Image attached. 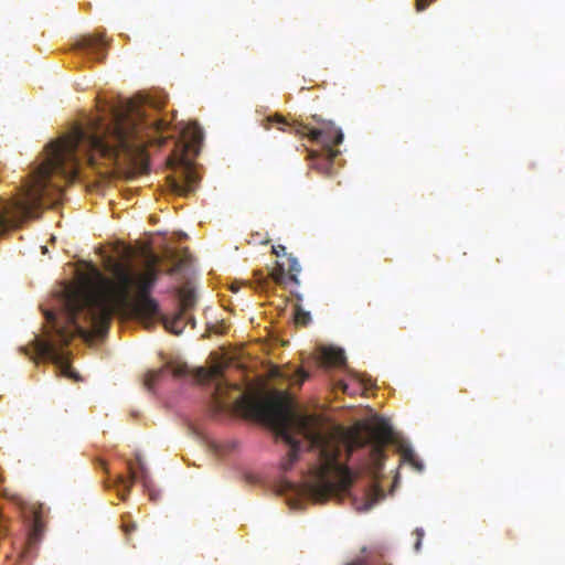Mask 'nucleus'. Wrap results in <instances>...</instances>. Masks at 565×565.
<instances>
[{
  "label": "nucleus",
  "mask_w": 565,
  "mask_h": 565,
  "mask_svg": "<svg viewBox=\"0 0 565 565\" xmlns=\"http://www.w3.org/2000/svg\"><path fill=\"white\" fill-rule=\"evenodd\" d=\"M233 403L245 417L270 425L277 436L288 445V454L281 461L284 470L291 469L302 450V444L295 434L308 440L309 449L317 452L318 457L315 480L306 486L308 495L315 502L323 503L332 497L349 493L353 475L339 459L343 448L348 456H351L354 450L370 446L367 465L374 479L383 469L386 458L384 447L393 437V430L385 422L345 430L341 426L330 424L321 414L294 411L281 395L241 393ZM384 497V490L374 480L365 498L360 502L355 501V509L359 512H366Z\"/></svg>",
  "instance_id": "obj_1"
},
{
  "label": "nucleus",
  "mask_w": 565,
  "mask_h": 565,
  "mask_svg": "<svg viewBox=\"0 0 565 565\" xmlns=\"http://www.w3.org/2000/svg\"><path fill=\"white\" fill-rule=\"evenodd\" d=\"M97 107L98 114L89 117L85 127L76 126L46 146L42 161L24 183L23 199L18 202L24 217H33L36 210L54 207L62 201L64 183L78 177L79 153L92 166L99 159L114 163L128 180L141 173V95L99 99Z\"/></svg>",
  "instance_id": "obj_2"
},
{
  "label": "nucleus",
  "mask_w": 565,
  "mask_h": 565,
  "mask_svg": "<svg viewBox=\"0 0 565 565\" xmlns=\"http://www.w3.org/2000/svg\"><path fill=\"white\" fill-rule=\"evenodd\" d=\"M140 254L139 242L136 246L117 242L110 254L103 256V266L108 275L92 265L77 285L67 287L62 298L61 317L53 311L45 313L53 334L46 340H33L34 355L31 359L51 361L62 375L77 380L70 363V353L62 347L75 337L86 341L104 337L114 316L140 320Z\"/></svg>",
  "instance_id": "obj_3"
},
{
  "label": "nucleus",
  "mask_w": 565,
  "mask_h": 565,
  "mask_svg": "<svg viewBox=\"0 0 565 565\" xmlns=\"http://www.w3.org/2000/svg\"><path fill=\"white\" fill-rule=\"evenodd\" d=\"M182 266L178 253L171 247L161 232H143V329H152L157 324L175 335H180L185 326L195 327L193 316L178 312L167 318L160 309L151 291L159 276L163 273L172 275Z\"/></svg>",
  "instance_id": "obj_4"
},
{
  "label": "nucleus",
  "mask_w": 565,
  "mask_h": 565,
  "mask_svg": "<svg viewBox=\"0 0 565 565\" xmlns=\"http://www.w3.org/2000/svg\"><path fill=\"white\" fill-rule=\"evenodd\" d=\"M203 132L198 124L189 122L180 128V138L174 141L171 153L164 164L171 171L166 177L172 192L186 196L195 191L200 177L194 160L200 152Z\"/></svg>",
  "instance_id": "obj_5"
},
{
  "label": "nucleus",
  "mask_w": 565,
  "mask_h": 565,
  "mask_svg": "<svg viewBox=\"0 0 565 565\" xmlns=\"http://www.w3.org/2000/svg\"><path fill=\"white\" fill-rule=\"evenodd\" d=\"M167 95L161 89L143 90V177L150 170L149 149H161L168 140L174 138L170 120L162 110Z\"/></svg>",
  "instance_id": "obj_6"
},
{
  "label": "nucleus",
  "mask_w": 565,
  "mask_h": 565,
  "mask_svg": "<svg viewBox=\"0 0 565 565\" xmlns=\"http://www.w3.org/2000/svg\"><path fill=\"white\" fill-rule=\"evenodd\" d=\"M313 119L318 122H322L323 127L320 129H312L309 128L308 125L301 122H289L280 114L266 117L263 121V127L264 129L269 130L271 125H276L277 128L282 131H286V127H288L295 135L307 136L309 140L321 143L327 162L331 166L333 160L340 153V151L334 149V147L342 143L343 132L340 128L335 127L332 121L320 120L317 116H313Z\"/></svg>",
  "instance_id": "obj_7"
},
{
  "label": "nucleus",
  "mask_w": 565,
  "mask_h": 565,
  "mask_svg": "<svg viewBox=\"0 0 565 565\" xmlns=\"http://www.w3.org/2000/svg\"><path fill=\"white\" fill-rule=\"evenodd\" d=\"M224 366L215 364L210 369L199 367L193 372V377L199 383L215 382L213 388V403L217 411H224L230 405V397L226 396L231 390L242 392L238 384H231L223 377Z\"/></svg>",
  "instance_id": "obj_8"
},
{
  "label": "nucleus",
  "mask_w": 565,
  "mask_h": 565,
  "mask_svg": "<svg viewBox=\"0 0 565 565\" xmlns=\"http://www.w3.org/2000/svg\"><path fill=\"white\" fill-rule=\"evenodd\" d=\"M77 49L96 61L104 60L108 42L104 33L83 36L76 44Z\"/></svg>",
  "instance_id": "obj_9"
},
{
  "label": "nucleus",
  "mask_w": 565,
  "mask_h": 565,
  "mask_svg": "<svg viewBox=\"0 0 565 565\" xmlns=\"http://www.w3.org/2000/svg\"><path fill=\"white\" fill-rule=\"evenodd\" d=\"M167 372H170L174 377H183L189 374V367L185 363L170 362L159 370H151L143 374V386L152 390L154 383L159 381Z\"/></svg>",
  "instance_id": "obj_10"
},
{
  "label": "nucleus",
  "mask_w": 565,
  "mask_h": 565,
  "mask_svg": "<svg viewBox=\"0 0 565 565\" xmlns=\"http://www.w3.org/2000/svg\"><path fill=\"white\" fill-rule=\"evenodd\" d=\"M179 298V311L185 316H191L190 311L196 305V295L194 288L190 282H186L178 288L177 290Z\"/></svg>",
  "instance_id": "obj_11"
},
{
  "label": "nucleus",
  "mask_w": 565,
  "mask_h": 565,
  "mask_svg": "<svg viewBox=\"0 0 565 565\" xmlns=\"http://www.w3.org/2000/svg\"><path fill=\"white\" fill-rule=\"evenodd\" d=\"M319 359L327 366H341L345 363L344 351L332 347L322 348Z\"/></svg>",
  "instance_id": "obj_12"
},
{
  "label": "nucleus",
  "mask_w": 565,
  "mask_h": 565,
  "mask_svg": "<svg viewBox=\"0 0 565 565\" xmlns=\"http://www.w3.org/2000/svg\"><path fill=\"white\" fill-rule=\"evenodd\" d=\"M128 470H129V476H127V477L119 476L118 477L117 488H118V493H119L121 500L126 499V495L129 492V489L131 488L132 483L135 482V480L137 478V471L132 465L128 466Z\"/></svg>",
  "instance_id": "obj_13"
},
{
  "label": "nucleus",
  "mask_w": 565,
  "mask_h": 565,
  "mask_svg": "<svg viewBox=\"0 0 565 565\" xmlns=\"http://www.w3.org/2000/svg\"><path fill=\"white\" fill-rule=\"evenodd\" d=\"M279 376L289 381L291 384L300 386L307 379H309V373L302 367H298L295 370L281 371Z\"/></svg>",
  "instance_id": "obj_14"
},
{
  "label": "nucleus",
  "mask_w": 565,
  "mask_h": 565,
  "mask_svg": "<svg viewBox=\"0 0 565 565\" xmlns=\"http://www.w3.org/2000/svg\"><path fill=\"white\" fill-rule=\"evenodd\" d=\"M399 452L403 462L409 463L413 468H415L417 471H423L424 463L419 460V458L416 456L414 450L408 446H401Z\"/></svg>",
  "instance_id": "obj_15"
},
{
  "label": "nucleus",
  "mask_w": 565,
  "mask_h": 565,
  "mask_svg": "<svg viewBox=\"0 0 565 565\" xmlns=\"http://www.w3.org/2000/svg\"><path fill=\"white\" fill-rule=\"evenodd\" d=\"M287 270L289 274V279L296 284L299 285L298 274L301 271V267L297 260L296 257L292 255L287 256Z\"/></svg>",
  "instance_id": "obj_16"
},
{
  "label": "nucleus",
  "mask_w": 565,
  "mask_h": 565,
  "mask_svg": "<svg viewBox=\"0 0 565 565\" xmlns=\"http://www.w3.org/2000/svg\"><path fill=\"white\" fill-rule=\"evenodd\" d=\"M121 529L125 535L128 537L132 532L137 531L138 525L137 523L131 519L130 514H124L121 516Z\"/></svg>",
  "instance_id": "obj_17"
},
{
  "label": "nucleus",
  "mask_w": 565,
  "mask_h": 565,
  "mask_svg": "<svg viewBox=\"0 0 565 565\" xmlns=\"http://www.w3.org/2000/svg\"><path fill=\"white\" fill-rule=\"evenodd\" d=\"M362 380H358L355 384L345 383L344 381H339L337 383V387L340 388L343 393L349 395H355L361 390L360 384Z\"/></svg>",
  "instance_id": "obj_18"
},
{
  "label": "nucleus",
  "mask_w": 565,
  "mask_h": 565,
  "mask_svg": "<svg viewBox=\"0 0 565 565\" xmlns=\"http://www.w3.org/2000/svg\"><path fill=\"white\" fill-rule=\"evenodd\" d=\"M311 321L310 313L305 311L301 307H296L295 322L299 326H307Z\"/></svg>",
  "instance_id": "obj_19"
},
{
  "label": "nucleus",
  "mask_w": 565,
  "mask_h": 565,
  "mask_svg": "<svg viewBox=\"0 0 565 565\" xmlns=\"http://www.w3.org/2000/svg\"><path fill=\"white\" fill-rule=\"evenodd\" d=\"M148 492L149 499L157 502L160 499V491H156L148 482L146 475L143 473V493Z\"/></svg>",
  "instance_id": "obj_20"
},
{
  "label": "nucleus",
  "mask_w": 565,
  "mask_h": 565,
  "mask_svg": "<svg viewBox=\"0 0 565 565\" xmlns=\"http://www.w3.org/2000/svg\"><path fill=\"white\" fill-rule=\"evenodd\" d=\"M276 284H282L285 278V264L277 263V267L270 274Z\"/></svg>",
  "instance_id": "obj_21"
},
{
  "label": "nucleus",
  "mask_w": 565,
  "mask_h": 565,
  "mask_svg": "<svg viewBox=\"0 0 565 565\" xmlns=\"http://www.w3.org/2000/svg\"><path fill=\"white\" fill-rule=\"evenodd\" d=\"M10 223L11 221L9 218L8 211L6 209H0V233L4 232L9 227Z\"/></svg>",
  "instance_id": "obj_22"
},
{
  "label": "nucleus",
  "mask_w": 565,
  "mask_h": 565,
  "mask_svg": "<svg viewBox=\"0 0 565 565\" xmlns=\"http://www.w3.org/2000/svg\"><path fill=\"white\" fill-rule=\"evenodd\" d=\"M414 535L416 536L415 550L418 552L420 550L422 541L424 537V530L420 527H417L414 531Z\"/></svg>",
  "instance_id": "obj_23"
},
{
  "label": "nucleus",
  "mask_w": 565,
  "mask_h": 565,
  "mask_svg": "<svg viewBox=\"0 0 565 565\" xmlns=\"http://www.w3.org/2000/svg\"><path fill=\"white\" fill-rule=\"evenodd\" d=\"M434 0H415V8L417 12L424 11Z\"/></svg>",
  "instance_id": "obj_24"
},
{
  "label": "nucleus",
  "mask_w": 565,
  "mask_h": 565,
  "mask_svg": "<svg viewBox=\"0 0 565 565\" xmlns=\"http://www.w3.org/2000/svg\"><path fill=\"white\" fill-rule=\"evenodd\" d=\"M273 253L277 256H284L286 255V247L282 245L273 246Z\"/></svg>",
  "instance_id": "obj_25"
},
{
  "label": "nucleus",
  "mask_w": 565,
  "mask_h": 565,
  "mask_svg": "<svg viewBox=\"0 0 565 565\" xmlns=\"http://www.w3.org/2000/svg\"><path fill=\"white\" fill-rule=\"evenodd\" d=\"M149 221H150L151 223H156V222H157V218H156L153 215H151V216L149 217Z\"/></svg>",
  "instance_id": "obj_26"
}]
</instances>
